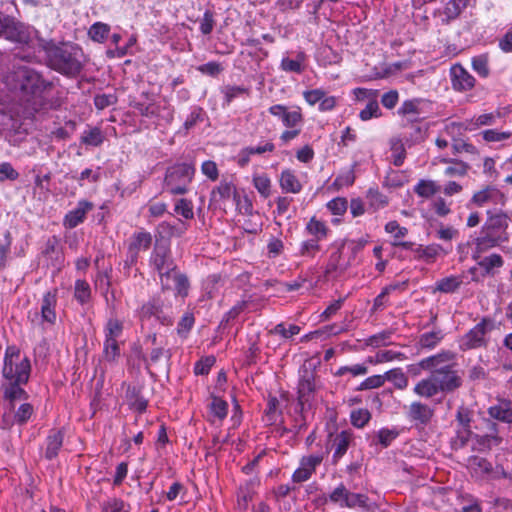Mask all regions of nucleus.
Instances as JSON below:
<instances>
[{
	"instance_id": "nucleus-32",
	"label": "nucleus",
	"mask_w": 512,
	"mask_h": 512,
	"mask_svg": "<svg viewBox=\"0 0 512 512\" xmlns=\"http://www.w3.org/2000/svg\"><path fill=\"white\" fill-rule=\"evenodd\" d=\"M305 229H306L308 234L313 236V239H316V240H319V241H321L324 238H326L327 233L329 231L327 225L323 221L318 220L315 217H312L308 221V223L306 224V228Z\"/></svg>"
},
{
	"instance_id": "nucleus-42",
	"label": "nucleus",
	"mask_w": 512,
	"mask_h": 512,
	"mask_svg": "<svg viewBox=\"0 0 512 512\" xmlns=\"http://www.w3.org/2000/svg\"><path fill=\"white\" fill-rule=\"evenodd\" d=\"M171 286L173 285L177 295L181 297H185L188 295L189 290V282L187 277L184 274H181L177 271V269L172 273L171 280H170Z\"/></svg>"
},
{
	"instance_id": "nucleus-39",
	"label": "nucleus",
	"mask_w": 512,
	"mask_h": 512,
	"mask_svg": "<svg viewBox=\"0 0 512 512\" xmlns=\"http://www.w3.org/2000/svg\"><path fill=\"white\" fill-rule=\"evenodd\" d=\"M122 332L123 323L116 318H110L104 327V340L118 341V338L122 335Z\"/></svg>"
},
{
	"instance_id": "nucleus-19",
	"label": "nucleus",
	"mask_w": 512,
	"mask_h": 512,
	"mask_svg": "<svg viewBox=\"0 0 512 512\" xmlns=\"http://www.w3.org/2000/svg\"><path fill=\"white\" fill-rule=\"evenodd\" d=\"M501 468L502 467H497L496 470H493L491 463L481 457H474L470 461V469L477 477L487 476L493 479L501 478Z\"/></svg>"
},
{
	"instance_id": "nucleus-1",
	"label": "nucleus",
	"mask_w": 512,
	"mask_h": 512,
	"mask_svg": "<svg viewBox=\"0 0 512 512\" xmlns=\"http://www.w3.org/2000/svg\"><path fill=\"white\" fill-rule=\"evenodd\" d=\"M82 58L83 53L79 47L64 44L49 51L48 63L55 71L71 77L80 73L83 66Z\"/></svg>"
},
{
	"instance_id": "nucleus-17",
	"label": "nucleus",
	"mask_w": 512,
	"mask_h": 512,
	"mask_svg": "<svg viewBox=\"0 0 512 512\" xmlns=\"http://www.w3.org/2000/svg\"><path fill=\"white\" fill-rule=\"evenodd\" d=\"M471 202L479 207L487 203L504 204V194L494 186H487L482 190L475 192L471 198Z\"/></svg>"
},
{
	"instance_id": "nucleus-48",
	"label": "nucleus",
	"mask_w": 512,
	"mask_h": 512,
	"mask_svg": "<svg viewBox=\"0 0 512 512\" xmlns=\"http://www.w3.org/2000/svg\"><path fill=\"white\" fill-rule=\"evenodd\" d=\"M103 140L104 136L102 131L97 127L84 131L81 137L82 143L90 146H99L102 144Z\"/></svg>"
},
{
	"instance_id": "nucleus-4",
	"label": "nucleus",
	"mask_w": 512,
	"mask_h": 512,
	"mask_svg": "<svg viewBox=\"0 0 512 512\" xmlns=\"http://www.w3.org/2000/svg\"><path fill=\"white\" fill-rule=\"evenodd\" d=\"M194 172V167L187 163L177 164L168 168L164 180V189L172 195L187 193Z\"/></svg>"
},
{
	"instance_id": "nucleus-47",
	"label": "nucleus",
	"mask_w": 512,
	"mask_h": 512,
	"mask_svg": "<svg viewBox=\"0 0 512 512\" xmlns=\"http://www.w3.org/2000/svg\"><path fill=\"white\" fill-rule=\"evenodd\" d=\"M392 334L393 333L390 330H385V331L379 332L377 334H374V335L370 336L366 340V344L368 346H371V347H374V348H378V347H382V346H387V345L391 344V336H392Z\"/></svg>"
},
{
	"instance_id": "nucleus-46",
	"label": "nucleus",
	"mask_w": 512,
	"mask_h": 512,
	"mask_svg": "<svg viewBox=\"0 0 512 512\" xmlns=\"http://www.w3.org/2000/svg\"><path fill=\"white\" fill-rule=\"evenodd\" d=\"M419 257L425 259L427 262H433L441 253L447 254L439 244H431L418 249Z\"/></svg>"
},
{
	"instance_id": "nucleus-44",
	"label": "nucleus",
	"mask_w": 512,
	"mask_h": 512,
	"mask_svg": "<svg viewBox=\"0 0 512 512\" xmlns=\"http://www.w3.org/2000/svg\"><path fill=\"white\" fill-rule=\"evenodd\" d=\"M253 185L259 194L267 198L271 194V180L267 174H256L253 176Z\"/></svg>"
},
{
	"instance_id": "nucleus-23",
	"label": "nucleus",
	"mask_w": 512,
	"mask_h": 512,
	"mask_svg": "<svg viewBox=\"0 0 512 512\" xmlns=\"http://www.w3.org/2000/svg\"><path fill=\"white\" fill-rule=\"evenodd\" d=\"M315 390L314 375L311 371L304 370L298 384V394L301 403L309 401L311 394Z\"/></svg>"
},
{
	"instance_id": "nucleus-12",
	"label": "nucleus",
	"mask_w": 512,
	"mask_h": 512,
	"mask_svg": "<svg viewBox=\"0 0 512 512\" xmlns=\"http://www.w3.org/2000/svg\"><path fill=\"white\" fill-rule=\"evenodd\" d=\"M23 384L20 381H3L2 387L4 399L7 402V410H14L18 403L27 400L28 394L21 387Z\"/></svg>"
},
{
	"instance_id": "nucleus-51",
	"label": "nucleus",
	"mask_w": 512,
	"mask_h": 512,
	"mask_svg": "<svg viewBox=\"0 0 512 512\" xmlns=\"http://www.w3.org/2000/svg\"><path fill=\"white\" fill-rule=\"evenodd\" d=\"M469 127V121L466 120L465 122H450L447 123L444 127V132L451 136L452 138L461 136L463 133L467 131H471V128Z\"/></svg>"
},
{
	"instance_id": "nucleus-18",
	"label": "nucleus",
	"mask_w": 512,
	"mask_h": 512,
	"mask_svg": "<svg viewBox=\"0 0 512 512\" xmlns=\"http://www.w3.org/2000/svg\"><path fill=\"white\" fill-rule=\"evenodd\" d=\"M93 209V204L86 200L78 202L77 207L69 211L64 218V226L66 228H75L82 223L86 214Z\"/></svg>"
},
{
	"instance_id": "nucleus-22",
	"label": "nucleus",
	"mask_w": 512,
	"mask_h": 512,
	"mask_svg": "<svg viewBox=\"0 0 512 512\" xmlns=\"http://www.w3.org/2000/svg\"><path fill=\"white\" fill-rule=\"evenodd\" d=\"M0 132L11 134H22L25 129L22 127V123L18 117H14L11 114L5 112L1 106V117H0Z\"/></svg>"
},
{
	"instance_id": "nucleus-2",
	"label": "nucleus",
	"mask_w": 512,
	"mask_h": 512,
	"mask_svg": "<svg viewBox=\"0 0 512 512\" xmlns=\"http://www.w3.org/2000/svg\"><path fill=\"white\" fill-rule=\"evenodd\" d=\"M149 261L150 266L158 273L162 287L170 289L171 275L177 266L172 258L169 242L156 240Z\"/></svg>"
},
{
	"instance_id": "nucleus-24",
	"label": "nucleus",
	"mask_w": 512,
	"mask_h": 512,
	"mask_svg": "<svg viewBox=\"0 0 512 512\" xmlns=\"http://www.w3.org/2000/svg\"><path fill=\"white\" fill-rule=\"evenodd\" d=\"M413 391L416 395L424 398H432L441 392L431 374L429 377L420 380L415 385Z\"/></svg>"
},
{
	"instance_id": "nucleus-61",
	"label": "nucleus",
	"mask_w": 512,
	"mask_h": 512,
	"mask_svg": "<svg viewBox=\"0 0 512 512\" xmlns=\"http://www.w3.org/2000/svg\"><path fill=\"white\" fill-rule=\"evenodd\" d=\"M367 240L361 238L357 240L344 241L340 246L343 249L345 246L350 251L351 256L348 258L351 261L355 259L356 255L365 247Z\"/></svg>"
},
{
	"instance_id": "nucleus-64",
	"label": "nucleus",
	"mask_w": 512,
	"mask_h": 512,
	"mask_svg": "<svg viewBox=\"0 0 512 512\" xmlns=\"http://www.w3.org/2000/svg\"><path fill=\"white\" fill-rule=\"evenodd\" d=\"M216 359L214 356H206L196 362L194 372L196 375H206L209 373L212 366L215 364Z\"/></svg>"
},
{
	"instance_id": "nucleus-62",
	"label": "nucleus",
	"mask_w": 512,
	"mask_h": 512,
	"mask_svg": "<svg viewBox=\"0 0 512 512\" xmlns=\"http://www.w3.org/2000/svg\"><path fill=\"white\" fill-rule=\"evenodd\" d=\"M347 207H348L347 200H346V198H343V197L334 198L327 203L328 210L332 214L338 215V216L343 215L346 212Z\"/></svg>"
},
{
	"instance_id": "nucleus-36",
	"label": "nucleus",
	"mask_w": 512,
	"mask_h": 512,
	"mask_svg": "<svg viewBox=\"0 0 512 512\" xmlns=\"http://www.w3.org/2000/svg\"><path fill=\"white\" fill-rule=\"evenodd\" d=\"M18 407L14 410H9L10 412H14L13 421L19 425L26 423L34 413V407L27 402L18 403Z\"/></svg>"
},
{
	"instance_id": "nucleus-54",
	"label": "nucleus",
	"mask_w": 512,
	"mask_h": 512,
	"mask_svg": "<svg viewBox=\"0 0 512 512\" xmlns=\"http://www.w3.org/2000/svg\"><path fill=\"white\" fill-rule=\"evenodd\" d=\"M174 211L176 214L181 215L186 220L193 219L194 217L192 202L184 198L179 199L176 202Z\"/></svg>"
},
{
	"instance_id": "nucleus-63",
	"label": "nucleus",
	"mask_w": 512,
	"mask_h": 512,
	"mask_svg": "<svg viewBox=\"0 0 512 512\" xmlns=\"http://www.w3.org/2000/svg\"><path fill=\"white\" fill-rule=\"evenodd\" d=\"M75 298L82 304L90 298V286L85 280L76 281Z\"/></svg>"
},
{
	"instance_id": "nucleus-40",
	"label": "nucleus",
	"mask_w": 512,
	"mask_h": 512,
	"mask_svg": "<svg viewBox=\"0 0 512 512\" xmlns=\"http://www.w3.org/2000/svg\"><path fill=\"white\" fill-rule=\"evenodd\" d=\"M463 283L460 276H449L442 278L436 283V289L443 293L455 292Z\"/></svg>"
},
{
	"instance_id": "nucleus-5",
	"label": "nucleus",
	"mask_w": 512,
	"mask_h": 512,
	"mask_svg": "<svg viewBox=\"0 0 512 512\" xmlns=\"http://www.w3.org/2000/svg\"><path fill=\"white\" fill-rule=\"evenodd\" d=\"M493 323L489 319H482L471 328L459 340V347L463 351L485 347L488 344V333L492 330Z\"/></svg>"
},
{
	"instance_id": "nucleus-56",
	"label": "nucleus",
	"mask_w": 512,
	"mask_h": 512,
	"mask_svg": "<svg viewBox=\"0 0 512 512\" xmlns=\"http://www.w3.org/2000/svg\"><path fill=\"white\" fill-rule=\"evenodd\" d=\"M381 116V111L379 108V104L376 100H371L368 102L366 107L361 110L359 117L362 121H368L372 118H378Z\"/></svg>"
},
{
	"instance_id": "nucleus-49",
	"label": "nucleus",
	"mask_w": 512,
	"mask_h": 512,
	"mask_svg": "<svg viewBox=\"0 0 512 512\" xmlns=\"http://www.w3.org/2000/svg\"><path fill=\"white\" fill-rule=\"evenodd\" d=\"M503 263V258L499 254H491L478 261V265L485 270L486 274H491L494 268H500Z\"/></svg>"
},
{
	"instance_id": "nucleus-7",
	"label": "nucleus",
	"mask_w": 512,
	"mask_h": 512,
	"mask_svg": "<svg viewBox=\"0 0 512 512\" xmlns=\"http://www.w3.org/2000/svg\"><path fill=\"white\" fill-rule=\"evenodd\" d=\"M14 77L18 83L16 87L32 96H37L46 86L39 73L27 67L15 71Z\"/></svg>"
},
{
	"instance_id": "nucleus-13",
	"label": "nucleus",
	"mask_w": 512,
	"mask_h": 512,
	"mask_svg": "<svg viewBox=\"0 0 512 512\" xmlns=\"http://www.w3.org/2000/svg\"><path fill=\"white\" fill-rule=\"evenodd\" d=\"M441 393H449L462 385V379L454 367L438 373H431Z\"/></svg>"
},
{
	"instance_id": "nucleus-34",
	"label": "nucleus",
	"mask_w": 512,
	"mask_h": 512,
	"mask_svg": "<svg viewBox=\"0 0 512 512\" xmlns=\"http://www.w3.org/2000/svg\"><path fill=\"white\" fill-rule=\"evenodd\" d=\"M304 61L305 54L303 52H300L297 54L296 59L284 57L281 60L280 68L285 72H294L300 74L304 70Z\"/></svg>"
},
{
	"instance_id": "nucleus-10",
	"label": "nucleus",
	"mask_w": 512,
	"mask_h": 512,
	"mask_svg": "<svg viewBox=\"0 0 512 512\" xmlns=\"http://www.w3.org/2000/svg\"><path fill=\"white\" fill-rule=\"evenodd\" d=\"M152 244V235L151 233L140 230L135 232L130 240L128 246V257L125 261V265L132 266L138 260V254L140 251H146L150 248Z\"/></svg>"
},
{
	"instance_id": "nucleus-53",
	"label": "nucleus",
	"mask_w": 512,
	"mask_h": 512,
	"mask_svg": "<svg viewBox=\"0 0 512 512\" xmlns=\"http://www.w3.org/2000/svg\"><path fill=\"white\" fill-rule=\"evenodd\" d=\"M103 355L105 360L113 362L120 356V347L118 341L104 340Z\"/></svg>"
},
{
	"instance_id": "nucleus-52",
	"label": "nucleus",
	"mask_w": 512,
	"mask_h": 512,
	"mask_svg": "<svg viewBox=\"0 0 512 512\" xmlns=\"http://www.w3.org/2000/svg\"><path fill=\"white\" fill-rule=\"evenodd\" d=\"M110 31V27L107 24L97 22L93 24L89 29V36L92 40L97 42H103Z\"/></svg>"
},
{
	"instance_id": "nucleus-33",
	"label": "nucleus",
	"mask_w": 512,
	"mask_h": 512,
	"mask_svg": "<svg viewBox=\"0 0 512 512\" xmlns=\"http://www.w3.org/2000/svg\"><path fill=\"white\" fill-rule=\"evenodd\" d=\"M500 117L499 112H490L478 115L473 117L469 121V127L471 131L476 130L482 126H492L496 123L497 119Z\"/></svg>"
},
{
	"instance_id": "nucleus-27",
	"label": "nucleus",
	"mask_w": 512,
	"mask_h": 512,
	"mask_svg": "<svg viewBox=\"0 0 512 512\" xmlns=\"http://www.w3.org/2000/svg\"><path fill=\"white\" fill-rule=\"evenodd\" d=\"M385 382L388 381L398 390H404L408 387V376L401 368H393L384 373Z\"/></svg>"
},
{
	"instance_id": "nucleus-6",
	"label": "nucleus",
	"mask_w": 512,
	"mask_h": 512,
	"mask_svg": "<svg viewBox=\"0 0 512 512\" xmlns=\"http://www.w3.org/2000/svg\"><path fill=\"white\" fill-rule=\"evenodd\" d=\"M486 215L487 219L481 232L500 238V243L507 242L509 237L506 230L509 226V215L502 210H488Z\"/></svg>"
},
{
	"instance_id": "nucleus-29",
	"label": "nucleus",
	"mask_w": 512,
	"mask_h": 512,
	"mask_svg": "<svg viewBox=\"0 0 512 512\" xmlns=\"http://www.w3.org/2000/svg\"><path fill=\"white\" fill-rule=\"evenodd\" d=\"M63 433L61 431H52L47 437V447L45 456L52 459L58 455L63 444Z\"/></svg>"
},
{
	"instance_id": "nucleus-59",
	"label": "nucleus",
	"mask_w": 512,
	"mask_h": 512,
	"mask_svg": "<svg viewBox=\"0 0 512 512\" xmlns=\"http://www.w3.org/2000/svg\"><path fill=\"white\" fill-rule=\"evenodd\" d=\"M367 199L369 201L370 206L373 207L375 210L385 207L388 203L386 196L381 194L378 190L374 189H369L367 193Z\"/></svg>"
},
{
	"instance_id": "nucleus-20",
	"label": "nucleus",
	"mask_w": 512,
	"mask_h": 512,
	"mask_svg": "<svg viewBox=\"0 0 512 512\" xmlns=\"http://www.w3.org/2000/svg\"><path fill=\"white\" fill-rule=\"evenodd\" d=\"M279 184L285 193L298 194L303 187L296 173L290 169H285L281 172Z\"/></svg>"
},
{
	"instance_id": "nucleus-55",
	"label": "nucleus",
	"mask_w": 512,
	"mask_h": 512,
	"mask_svg": "<svg viewBox=\"0 0 512 512\" xmlns=\"http://www.w3.org/2000/svg\"><path fill=\"white\" fill-rule=\"evenodd\" d=\"M384 383H385L384 374L372 375V376L366 378L363 382H361V384L359 385L357 390L363 391V390H371V389L380 388L384 385Z\"/></svg>"
},
{
	"instance_id": "nucleus-50",
	"label": "nucleus",
	"mask_w": 512,
	"mask_h": 512,
	"mask_svg": "<svg viewBox=\"0 0 512 512\" xmlns=\"http://www.w3.org/2000/svg\"><path fill=\"white\" fill-rule=\"evenodd\" d=\"M472 68L481 77L486 78L489 76L490 69L488 65L487 55H478L472 58Z\"/></svg>"
},
{
	"instance_id": "nucleus-9",
	"label": "nucleus",
	"mask_w": 512,
	"mask_h": 512,
	"mask_svg": "<svg viewBox=\"0 0 512 512\" xmlns=\"http://www.w3.org/2000/svg\"><path fill=\"white\" fill-rule=\"evenodd\" d=\"M330 449L333 451L332 462L338 463L354 443V434L350 430H342L329 435Z\"/></svg>"
},
{
	"instance_id": "nucleus-26",
	"label": "nucleus",
	"mask_w": 512,
	"mask_h": 512,
	"mask_svg": "<svg viewBox=\"0 0 512 512\" xmlns=\"http://www.w3.org/2000/svg\"><path fill=\"white\" fill-rule=\"evenodd\" d=\"M56 305V295L52 292H47L42 300L41 305V314L44 321L48 323H54L56 319V314L54 311V307Z\"/></svg>"
},
{
	"instance_id": "nucleus-25",
	"label": "nucleus",
	"mask_w": 512,
	"mask_h": 512,
	"mask_svg": "<svg viewBox=\"0 0 512 512\" xmlns=\"http://www.w3.org/2000/svg\"><path fill=\"white\" fill-rule=\"evenodd\" d=\"M500 238H494L487 233H482V235L475 240V248L472 252V258L474 260H479L481 254L486 250L499 246Z\"/></svg>"
},
{
	"instance_id": "nucleus-30",
	"label": "nucleus",
	"mask_w": 512,
	"mask_h": 512,
	"mask_svg": "<svg viewBox=\"0 0 512 512\" xmlns=\"http://www.w3.org/2000/svg\"><path fill=\"white\" fill-rule=\"evenodd\" d=\"M442 163H447L449 166L445 169V175L448 177L465 176L468 172L469 165L463 161L453 160L448 158H440Z\"/></svg>"
},
{
	"instance_id": "nucleus-16",
	"label": "nucleus",
	"mask_w": 512,
	"mask_h": 512,
	"mask_svg": "<svg viewBox=\"0 0 512 512\" xmlns=\"http://www.w3.org/2000/svg\"><path fill=\"white\" fill-rule=\"evenodd\" d=\"M452 87L457 91H468L475 86V78L461 65H454L450 70Z\"/></svg>"
},
{
	"instance_id": "nucleus-15",
	"label": "nucleus",
	"mask_w": 512,
	"mask_h": 512,
	"mask_svg": "<svg viewBox=\"0 0 512 512\" xmlns=\"http://www.w3.org/2000/svg\"><path fill=\"white\" fill-rule=\"evenodd\" d=\"M406 415L408 419L416 425L425 426L431 421L434 410L427 404L414 401L407 407Z\"/></svg>"
},
{
	"instance_id": "nucleus-21",
	"label": "nucleus",
	"mask_w": 512,
	"mask_h": 512,
	"mask_svg": "<svg viewBox=\"0 0 512 512\" xmlns=\"http://www.w3.org/2000/svg\"><path fill=\"white\" fill-rule=\"evenodd\" d=\"M489 415L496 420L504 423H512V405L511 402L505 399H500L498 402L488 409Z\"/></svg>"
},
{
	"instance_id": "nucleus-57",
	"label": "nucleus",
	"mask_w": 512,
	"mask_h": 512,
	"mask_svg": "<svg viewBox=\"0 0 512 512\" xmlns=\"http://www.w3.org/2000/svg\"><path fill=\"white\" fill-rule=\"evenodd\" d=\"M370 412L367 409H357L351 412L350 419L353 426L364 427L370 420Z\"/></svg>"
},
{
	"instance_id": "nucleus-45",
	"label": "nucleus",
	"mask_w": 512,
	"mask_h": 512,
	"mask_svg": "<svg viewBox=\"0 0 512 512\" xmlns=\"http://www.w3.org/2000/svg\"><path fill=\"white\" fill-rule=\"evenodd\" d=\"M228 412V404L226 401L221 398L214 397L210 404V413L211 416L215 419L222 421Z\"/></svg>"
},
{
	"instance_id": "nucleus-38",
	"label": "nucleus",
	"mask_w": 512,
	"mask_h": 512,
	"mask_svg": "<svg viewBox=\"0 0 512 512\" xmlns=\"http://www.w3.org/2000/svg\"><path fill=\"white\" fill-rule=\"evenodd\" d=\"M236 194L235 186L228 181H222L216 189L212 191V197L215 201L229 200Z\"/></svg>"
},
{
	"instance_id": "nucleus-8",
	"label": "nucleus",
	"mask_w": 512,
	"mask_h": 512,
	"mask_svg": "<svg viewBox=\"0 0 512 512\" xmlns=\"http://www.w3.org/2000/svg\"><path fill=\"white\" fill-rule=\"evenodd\" d=\"M323 459V452L303 456L300 459L299 467L292 475V481L294 483H302L309 480L315 473L316 468L322 463Z\"/></svg>"
},
{
	"instance_id": "nucleus-43",
	"label": "nucleus",
	"mask_w": 512,
	"mask_h": 512,
	"mask_svg": "<svg viewBox=\"0 0 512 512\" xmlns=\"http://www.w3.org/2000/svg\"><path fill=\"white\" fill-rule=\"evenodd\" d=\"M443 339V333L441 330L431 331L423 333L419 338V345L422 348L433 349Z\"/></svg>"
},
{
	"instance_id": "nucleus-31",
	"label": "nucleus",
	"mask_w": 512,
	"mask_h": 512,
	"mask_svg": "<svg viewBox=\"0 0 512 512\" xmlns=\"http://www.w3.org/2000/svg\"><path fill=\"white\" fill-rule=\"evenodd\" d=\"M406 357L403 353L394 350H380L374 357H369L368 362L372 364H381L392 361H403Z\"/></svg>"
},
{
	"instance_id": "nucleus-28",
	"label": "nucleus",
	"mask_w": 512,
	"mask_h": 512,
	"mask_svg": "<svg viewBox=\"0 0 512 512\" xmlns=\"http://www.w3.org/2000/svg\"><path fill=\"white\" fill-rule=\"evenodd\" d=\"M342 507L354 508L360 507L366 512H372L376 509V506L369 502L368 497L364 494L350 493L347 498V503H342Z\"/></svg>"
},
{
	"instance_id": "nucleus-11",
	"label": "nucleus",
	"mask_w": 512,
	"mask_h": 512,
	"mask_svg": "<svg viewBox=\"0 0 512 512\" xmlns=\"http://www.w3.org/2000/svg\"><path fill=\"white\" fill-rule=\"evenodd\" d=\"M453 360L454 354L450 351H444L422 359L419 365L422 369L431 371V373H438L454 367Z\"/></svg>"
},
{
	"instance_id": "nucleus-35",
	"label": "nucleus",
	"mask_w": 512,
	"mask_h": 512,
	"mask_svg": "<svg viewBox=\"0 0 512 512\" xmlns=\"http://www.w3.org/2000/svg\"><path fill=\"white\" fill-rule=\"evenodd\" d=\"M341 250L342 248L340 246L336 252L330 255L327 264V272L344 271L351 265L350 259L345 260L342 258Z\"/></svg>"
},
{
	"instance_id": "nucleus-41",
	"label": "nucleus",
	"mask_w": 512,
	"mask_h": 512,
	"mask_svg": "<svg viewBox=\"0 0 512 512\" xmlns=\"http://www.w3.org/2000/svg\"><path fill=\"white\" fill-rule=\"evenodd\" d=\"M415 193L423 198H430L439 191V186L433 180H420L414 187Z\"/></svg>"
},
{
	"instance_id": "nucleus-14",
	"label": "nucleus",
	"mask_w": 512,
	"mask_h": 512,
	"mask_svg": "<svg viewBox=\"0 0 512 512\" xmlns=\"http://www.w3.org/2000/svg\"><path fill=\"white\" fill-rule=\"evenodd\" d=\"M136 110L144 117L154 119H164L166 122H170L173 119V114L166 105H162L157 102H137L135 104Z\"/></svg>"
},
{
	"instance_id": "nucleus-58",
	"label": "nucleus",
	"mask_w": 512,
	"mask_h": 512,
	"mask_svg": "<svg viewBox=\"0 0 512 512\" xmlns=\"http://www.w3.org/2000/svg\"><path fill=\"white\" fill-rule=\"evenodd\" d=\"M158 230L168 234V236L170 237H180L187 230V226L184 223H180L179 225H171L170 223L162 222L161 224H159Z\"/></svg>"
},
{
	"instance_id": "nucleus-3",
	"label": "nucleus",
	"mask_w": 512,
	"mask_h": 512,
	"mask_svg": "<svg viewBox=\"0 0 512 512\" xmlns=\"http://www.w3.org/2000/svg\"><path fill=\"white\" fill-rule=\"evenodd\" d=\"M30 361L21 355L20 350L15 346L6 349L2 375L4 380L20 381L27 383L30 375Z\"/></svg>"
},
{
	"instance_id": "nucleus-60",
	"label": "nucleus",
	"mask_w": 512,
	"mask_h": 512,
	"mask_svg": "<svg viewBox=\"0 0 512 512\" xmlns=\"http://www.w3.org/2000/svg\"><path fill=\"white\" fill-rule=\"evenodd\" d=\"M481 134L486 142H502L509 139L512 135L509 131L499 132L495 129L484 130Z\"/></svg>"
},
{
	"instance_id": "nucleus-37",
	"label": "nucleus",
	"mask_w": 512,
	"mask_h": 512,
	"mask_svg": "<svg viewBox=\"0 0 512 512\" xmlns=\"http://www.w3.org/2000/svg\"><path fill=\"white\" fill-rule=\"evenodd\" d=\"M254 494V482L250 481L240 486L237 494V506L241 510L248 508Z\"/></svg>"
}]
</instances>
